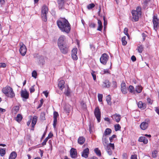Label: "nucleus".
<instances>
[{"label": "nucleus", "instance_id": "nucleus-30", "mask_svg": "<svg viewBox=\"0 0 159 159\" xmlns=\"http://www.w3.org/2000/svg\"><path fill=\"white\" fill-rule=\"evenodd\" d=\"M103 135L102 139V143L104 146H106L108 143V141L107 140V138Z\"/></svg>", "mask_w": 159, "mask_h": 159}, {"label": "nucleus", "instance_id": "nucleus-32", "mask_svg": "<svg viewBox=\"0 0 159 159\" xmlns=\"http://www.w3.org/2000/svg\"><path fill=\"white\" fill-rule=\"evenodd\" d=\"M142 90V87L141 86H138L136 87V91L138 93H140Z\"/></svg>", "mask_w": 159, "mask_h": 159}, {"label": "nucleus", "instance_id": "nucleus-29", "mask_svg": "<svg viewBox=\"0 0 159 159\" xmlns=\"http://www.w3.org/2000/svg\"><path fill=\"white\" fill-rule=\"evenodd\" d=\"M37 121V117L34 116L33 117L32 121V125L33 127H34Z\"/></svg>", "mask_w": 159, "mask_h": 159}, {"label": "nucleus", "instance_id": "nucleus-17", "mask_svg": "<svg viewBox=\"0 0 159 159\" xmlns=\"http://www.w3.org/2000/svg\"><path fill=\"white\" fill-rule=\"evenodd\" d=\"M65 0H57V3L59 9H62L64 8Z\"/></svg>", "mask_w": 159, "mask_h": 159}, {"label": "nucleus", "instance_id": "nucleus-11", "mask_svg": "<svg viewBox=\"0 0 159 159\" xmlns=\"http://www.w3.org/2000/svg\"><path fill=\"white\" fill-rule=\"evenodd\" d=\"M70 155L72 158H76L77 157V153L76 149L74 148H71L70 150Z\"/></svg>", "mask_w": 159, "mask_h": 159}, {"label": "nucleus", "instance_id": "nucleus-37", "mask_svg": "<svg viewBox=\"0 0 159 159\" xmlns=\"http://www.w3.org/2000/svg\"><path fill=\"white\" fill-rule=\"evenodd\" d=\"M106 150L107 153L109 155H111L112 154V151L109 146H106Z\"/></svg>", "mask_w": 159, "mask_h": 159}, {"label": "nucleus", "instance_id": "nucleus-9", "mask_svg": "<svg viewBox=\"0 0 159 159\" xmlns=\"http://www.w3.org/2000/svg\"><path fill=\"white\" fill-rule=\"evenodd\" d=\"M109 57L106 53H103L102 54L100 58V62L103 65H105Z\"/></svg>", "mask_w": 159, "mask_h": 159}, {"label": "nucleus", "instance_id": "nucleus-33", "mask_svg": "<svg viewBox=\"0 0 159 159\" xmlns=\"http://www.w3.org/2000/svg\"><path fill=\"white\" fill-rule=\"evenodd\" d=\"M128 90L130 93H134L135 90L134 87L132 85H129L128 88Z\"/></svg>", "mask_w": 159, "mask_h": 159}, {"label": "nucleus", "instance_id": "nucleus-61", "mask_svg": "<svg viewBox=\"0 0 159 159\" xmlns=\"http://www.w3.org/2000/svg\"><path fill=\"white\" fill-rule=\"evenodd\" d=\"M131 159H137V155H133L131 156Z\"/></svg>", "mask_w": 159, "mask_h": 159}, {"label": "nucleus", "instance_id": "nucleus-13", "mask_svg": "<svg viewBox=\"0 0 159 159\" xmlns=\"http://www.w3.org/2000/svg\"><path fill=\"white\" fill-rule=\"evenodd\" d=\"M77 49L76 48H74L71 51V57L72 59L75 60H77L78 58L76 55Z\"/></svg>", "mask_w": 159, "mask_h": 159}, {"label": "nucleus", "instance_id": "nucleus-53", "mask_svg": "<svg viewBox=\"0 0 159 159\" xmlns=\"http://www.w3.org/2000/svg\"><path fill=\"white\" fill-rule=\"evenodd\" d=\"M96 24L93 22H91L89 23V26L90 28H94L95 27Z\"/></svg>", "mask_w": 159, "mask_h": 159}, {"label": "nucleus", "instance_id": "nucleus-63", "mask_svg": "<svg viewBox=\"0 0 159 159\" xmlns=\"http://www.w3.org/2000/svg\"><path fill=\"white\" fill-rule=\"evenodd\" d=\"M65 39V37L64 36H61L60 38H59L58 40H64Z\"/></svg>", "mask_w": 159, "mask_h": 159}, {"label": "nucleus", "instance_id": "nucleus-54", "mask_svg": "<svg viewBox=\"0 0 159 159\" xmlns=\"http://www.w3.org/2000/svg\"><path fill=\"white\" fill-rule=\"evenodd\" d=\"M48 139L49 138H48V137H47L45 138V139L43 141L42 143V145L43 146L45 145L46 144V142Z\"/></svg>", "mask_w": 159, "mask_h": 159}, {"label": "nucleus", "instance_id": "nucleus-60", "mask_svg": "<svg viewBox=\"0 0 159 159\" xmlns=\"http://www.w3.org/2000/svg\"><path fill=\"white\" fill-rule=\"evenodd\" d=\"M123 159H126L127 154L126 153H124L122 155Z\"/></svg>", "mask_w": 159, "mask_h": 159}, {"label": "nucleus", "instance_id": "nucleus-64", "mask_svg": "<svg viewBox=\"0 0 159 159\" xmlns=\"http://www.w3.org/2000/svg\"><path fill=\"white\" fill-rule=\"evenodd\" d=\"M142 35L143 38V39L145 40V39L146 35L144 33H143L142 34Z\"/></svg>", "mask_w": 159, "mask_h": 159}, {"label": "nucleus", "instance_id": "nucleus-2", "mask_svg": "<svg viewBox=\"0 0 159 159\" xmlns=\"http://www.w3.org/2000/svg\"><path fill=\"white\" fill-rule=\"evenodd\" d=\"M131 13L132 16V21L136 22L139 20V17L142 14L141 8L140 7H138L136 10H132Z\"/></svg>", "mask_w": 159, "mask_h": 159}, {"label": "nucleus", "instance_id": "nucleus-55", "mask_svg": "<svg viewBox=\"0 0 159 159\" xmlns=\"http://www.w3.org/2000/svg\"><path fill=\"white\" fill-rule=\"evenodd\" d=\"M112 84L113 87L116 88L117 87V83L115 81H113L112 82Z\"/></svg>", "mask_w": 159, "mask_h": 159}, {"label": "nucleus", "instance_id": "nucleus-10", "mask_svg": "<svg viewBox=\"0 0 159 159\" xmlns=\"http://www.w3.org/2000/svg\"><path fill=\"white\" fill-rule=\"evenodd\" d=\"M94 114L98 122H99L100 121L101 112L98 107H97L95 109Z\"/></svg>", "mask_w": 159, "mask_h": 159}, {"label": "nucleus", "instance_id": "nucleus-19", "mask_svg": "<svg viewBox=\"0 0 159 159\" xmlns=\"http://www.w3.org/2000/svg\"><path fill=\"white\" fill-rule=\"evenodd\" d=\"M89 153V149L88 148H87L83 150L82 153V156L86 158L88 157Z\"/></svg>", "mask_w": 159, "mask_h": 159}, {"label": "nucleus", "instance_id": "nucleus-15", "mask_svg": "<svg viewBox=\"0 0 159 159\" xmlns=\"http://www.w3.org/2000/svg\"><path fill=\"white\" fill-rule=\"evenodd\" d=\"M111 86V83L107 80H104L102 83V87L104 88H109Z\"/></svg>", "mask_w": 159, "mask_h": 159}, {"label": "nucleus", "instance_id": "nucleus-50", "mask_svg": "<svg viewBox=\"0 0 159 159\" xmlns=\"http://www.w3.org/2000/svg\"><path fill=\"white\" fill-rule=\"evenodd\" d=\"M116 135L115 134H114L112 135L111 137L109 138V140L110 142H113V139L116 138Z\"/></svg>", "mask_w": 159, "mask_h": 159}, {"label": "nucleus", "instance_id": "nucleus-38", "mask_svg": "<svg viewBox=\"0 0 159 159\" xmlns=\"http://www.w3.org/2000/svg\"><path fill=\"white\" fill-rule=\"evenodd\" d=\"M39 62L40 64H43L45 62L44 58L43 57H40L39 60Z\"/></svg>", "mask_w": 159, "mask_h": 159}, {"label": "nucleus", "instance_id": "nucleus-3", "mask_svg": "<svg viewBox=\"0 0 159 159\" xmlns=\"http://www.w3.org/2000/svg\"><path fill=\"white\" fill-rule=\"evenodd\" d=\"M58 45L62 53L66 54L68 52V48L67 44L64 40H58Z\"/></svg>", "mask_w": 159, "mask_h": 159}, {"label": "nucleus", "instance_id": "nucleus-40", "mask_svg": "<svg viewBox=\"0 0 159 159\" xmlns=\"http://www.w3.org/2000/svg\"><path fill=\"white\" fill-rule=\"evenodd\" d=\"M6 153V151L4 149L2 148L0 150V154L2 156H3Z\"/></svg>", "mask_w": 159, "mask_h": 159}, {"label": "nucleus", "instance_id": "nucleus-31", "mask_svg": "<svg viewBox=\"0 0 159 159\" xmlns=\"http://www.w3.org/2000/svg\"><path fill=\"white\" fill-rule=\"evenodd\" d=\"M22 116L20 114H18L16 118V120L18 122H19L22 120Z\"/></svg>", "mask_w": 159, "mask_h": 159}, {"label": "nucleus", "instance_id": "nucleus-12", "mask_svg": "<svg viewBox=\"0 0 159 159\" xmlns=\"http://www.w3.org/2000/svg\"><path fill=\"white\" fill-rule=\"evenodd\" d=\"M121 90L122 93L124 94H126L127 93V89L126 84L124 81H122L121 84Z\"/></svg>", "mask_w": 159, "mask_h": 159}, {"label": "nucleus", "instance_id": "nucleus-24", "mask_svg": "<svg viewBox=\"0 0 159 159\" xmlns=\"http://www.w3.org/2000/svg\"><path fill=\"white\" fill-rule=\"evenodd\" d=\"M98 20V26L97 29V30L99 31H101L102 30L103 27L102 23L101 21L100 20Z\"/></svg>", "mask_w": 159, "mask_h": 159}, {"label": "nucleus", "instance_id": "nucleus-58", "mask_svg": "<svg viewBox=\"0 0 159 159\" xmlns=\"http://www.w3.org/2000/svg\"><path fill=\"white\" fill-rule=\"evenodd\" d=\"M147 101L148 102V103H149V104H152V101L150 98H148L147 99Z\"/></svg>", "mask_w": 159, "mask_h": 159}, {"label": "nucleus", "instance_id": "nucleus-39", "mask_svg": "<svg viewBox=\"0 0 159 159\" xmlns=\"http://www.w3.org/2000/svg\"><path fill=\"white\" fill-rule=\"evenodd\" d=\"M64 93L67 96H69L70 95V90L68 87H67L66 90L64 92Z\"/></svg>", "mask_w": 159, "mask_h": 159}, {"label": "nucleus", "instance_id": "nucleus-5", "mask_svg": "<svg viewBox=\"0 0 159 159\" xmlns=\"http://www.w3.org/2000/svg\"><path fill=\"white\" fill-rule=\"evenodd\" d=\"M48 12V8L46 5L43 6L41 9V16L42 20L46 22L47 21V14Z\"/></svg>", "mask_w": 159, "mask_h": 159}, {"label": "nucleus", "instance_id": "nucleus-48", "mask_svg": "<svg viewBox=\"0 0 159 159\" xmlns=\"http://www.w3.org/2000/svg\"><path fill=\"white\" fill-rule=\"evenodd\" d=\"M90 47L91 49L92 50V51L93 52H95L96 51V49L95 47H94V45L92 44H90Z\"/></svg>", "mask_w": 159, "mask_h": 159}, {"label": "nucleus", "instance_id": "nucleus-56", "mask_svg": "<svg viewBox=\"0 0 159 159\" xmlns=\"http://www.w3.org/2000/svg\"><path fill=\"white\" fill-rule=\"evenodd\" d=\"M6 65L5 63H0V68H4L6 67Z\"/></svg>", "mask_w": 159, "mask_h": 159}, {"label": "nucleus", "instance_id": "nucleus-41", "mask_svg": "<svg viewBox=\"0 0 159 159\" xmlns=\"http://www.w3.org/2000/svg\"><path fill=\"white\" fill-rule=\"evenodd\" d=\"M94 7L95 5L93 3H92L87 6V8L89 10H90L92 9Z\"/></svg>", "mask_w": 159, "mask_h": 159}, {"label": "nucleus", "instance_id": "nucleus-14", "mask_svg": "<svg viewBox=\"0 0 159 159\" xmlns=\"http://www.w3.org/2000/svg\"><path fill=\"white\" fill-rule=\"evenodd\" d=\"M21 95L22 97L25 99H27L29 97V93L26 89H25L21 91Z\"/></svg>", "mask_w": 159, "mask_h": 159}, {"label": "nucleus", "instance_id": "nucleus-18", "mask_svg": "<svg viewBox=\"0 0 159 159\" xmlns=\"http://www.w3.org/2000/svg\"><path fill=\"white\" fill-rule=\"evenodd\" d=\"M58 116V114L57 112L54 111L53 113V126L54 128L56 127L57 122V118Z\"/></svg>", "mask_w": 159, "mask_h": 159}, {"label": "nucleus", "instance_id": "nucleus-22", "mask_svg": "<svg viewBox=\"0 0 159 159\" xmlns=\"http://www.w3.org/2000/svg\"><path fill=\"white\" fill-rule=\"evenodd\" d=\"M65 81L63 80L60 81L58 84V86L60 89L62 90L64 87Z\"/></svg>", "mask_w": 159, "mask_h": 159}, {"label": "nucleus", "instance_id": "nucleus-27", "mask_svg": "<svg viewBox=\"0 0 159 159\" xmlns=\"http://www.w3.org/2000/svg\"><path fill=\"white\" fill-rule=\"evenodd\" d=\"M111 132V130L110 129L107 128L105 130L104 135L106 136L110 134Z\"/></svg>", "mask_w": 159, "mask_h": 159}, {"label": "nucleus", "instance_id": "nucleus-16", "mask_svg": "<svg viewBox=\"0 0 159 159\" xmlns=\"http://www.w3.org/2000/svg\"><path fill=\"white\" fill-rule=\"evenodd\" d=\"M112 119L116 121L117 122H119L121 118V116L120 114H115L111 116Z\"/></svg>", "mask_w": 159, "mask_h": 159}, {"label": "nucleus", "instance_id": "nucleus-57", "mask_svg": "<svg viewBox=\"0 0 159 159\" xmlns=\"http://www.w3.org/2000/svg\"><path fill=\"white\" fill-rule=\"evenodd\" d=\"M30 93H32L34 91L35 89L34 88V86H33L31 87V88L30 89Z\"/></svg>", "mask_w": 159, "mask_h": 159}, {"label": "nucleus", "instance_id": "nucleus-8", "mask_svg": "<svg viewBox=\"0 0 159 159\" xmlns=\"http://www.w3.org/2000/svg\"><path fill=\"white\" fill-rule=\"evenodd\" d=\"M152 21L153 24L154 29L156 31H157L159 27V20L156 16H153Z\"/></svg>", "mask_w": 159, "mask_h": 159}, {"label": "nucleus", "instance_id": "nucleus-21", "mask_svg": "<svg viewBox=\"0 0 159 159\" xmlns=\"http://www.w3.org/2000/svg\"><path fill=\"white\" fill-rule=\"evenodd\" d=\"M138 106L142 110L144 109L146 107V104L145 103H143L141 101L139 102L138 104Z\"/></svg>", "mask_w": 159, "mask_h": 159}, {"label": "nucleus", "instance_id": "nucleus-36", "mask_svg": "<svg viewBox=\"0 0 159 159\" xmlns=\"http://www.w3.org/2000/svg\"><path fill=\"white\" fill-rule=\"evenodd\" d=\"M94 152L96 154L99 156H101V151L100 150H99L98 148H96L94 149Z\"/></svg>", "mask_w": 159, "mask_h": 159}, {"label": "nucleus", "instance_id": "nucleus-25", "mask_svg": "<svg viewBox=\"0 0 159 159\" xmlns=\"http://www.w3.org/2000/svg\"><path fill=\"white\" fill-rule=\"evenodd\" d=\"M17 156L16 153V152H13L10 154L9 159H15Z\"/></svg>", "mask_w": 159, "mask_h": 159}, {"label": "nucleus", "instance_id": "nucleus-26", "mask_svg": "<svg viewBox=\"0 0 159 159\" xmlns=\"http://www.w3.org/2000/svg\"><path fill=\"white\" fill-rule=\"evenodd\" d=\"M111 98L110 95H108L106 97V100L108 104L111 105Z\"/></svg>", "mask_w": 159, "mask_h": 159}, {"label": "nucleus", "instance_id": "nucleus-44", "mask_svg": "<svg viewBox=\"0 0 159 159\" xmlns=\"http://www.w3.org/2000/svg\"><path fill=\"white\" fill-rule=\"evenodd\" d=\"M103 98V95L102 94L98 93V101L100 102H102V98Z\"/></svg>", "mask_w": 159, "mask_h": 159}, {"label": "nucleus", "instance_id": "nucleus-4", "mask_svg": "<svg viewBox=\"0 0 159 159\" xmlns=\"http://www.w3.org/2000/svg\"><path fill=\"white\" fill-rule=\"evenodd\" d=\"M2 92L8 97L13 98L15 97V94L13 89L10 86H7L3 88Z\"/></svg>", "mask_w": 159, "mask_h": 159}, {"label": "nucleus", "instance_id": "nucleus-62", "mask_svg": "<svg viewBox=\"0 0 159 159\" xmlns=\"http://www.w3.org/2000/svg\"><path fill=\"white\" fill-rule=\"evenodd\" d=\"M121 41L123 45L125 46L127 43V42L126 40H121Z\"/></svg>", "mask_w": 159, "mask_h": 159}, {"label": "nucleus", "instance_id": "nucleus-23", "mask_svg": "<svg viewBox=\"0 0 159 159\" xmlns=\"http://www.w3.org/2000/svg\"><path fill=\"white\" fill-rule=\"evenodd\" d=\"M85 138L83 136H80L79 137L78 139V142L79 144L82 145L85 142Z\"/></svg>", "mask_w": 159, "mask_h": 159}, {"label": "nucleus", "instance_id": "nucleus-47", "mask_svg": "<svg viewBox=\"0 0 159 159\" xmlns=\"http://www.w3.org/2000/svg\"><path fill=\"white\" fill-rule=\"evenodd\" d=\"M115 130L116 131H117L119 130L120 129V126L119 124H116L115 125Z\"/></svg>", "mask_w": 159, "mask_h": 159}, {"label": "nucleus", "instance_id": "nucleus-45", "mask_svg": "<svg viewBox=\"0 0 159 159\" xmlns=\"http://www.w3.org/2000/svg\"><path fill=\"white\" fill-rule=\"evenodd\" d=\"M151 0H143V4L145 6H146L147 4L150 2Z\"/></svg>", "mask_w": 159, "mask_h": 159}, {"label": "nucleus", "instance_id": "nucleus-7", "mask_svg": "<svg viewBox=\"0 0 159 159\" xmlns=\"http://www.w3.org/2000/svg\"><path fill=\"white\" fill-rule=\"evenodd\" d=\"M20 48L19 51L20 53L22 56H24L26 53L27 48L22 43H20Z\"/></svg>", "mask_w": 159, "mask_h": 159}, {"label": "nucleus", "instance_id": "nucleus-59", "mask_svg": "<svg viewBox=\"0 0 159 159\" xmlns=\"http://www.w3.org/2000/svg\"><path fill=\"white\" fill-rule=\"evenodd\" d=\"M131 59L133 61H135L136 60L135 57L134 55L131 57Z\"/></svg>", "mask_w": 159, "mask_h": 159}, {"label": "nucleus", "instance_id": "nucleus-20", "mask_svg": "<svg viewBox=\"0 0 159 159\" xmlns=\"http://www.w3.org/2000/svg\"><path fill=\"white\" fill-rule=\"evenodd\" d=\"M138 141L139 142H142L144 144H146L148 143V140L147 138L144 137H140L138 139Z\"/></svg>", "mask_w": 159, "mask_h": 159}, {"label": "nucleus", "instance_id": "nucleus-52", "mask_svg": "<svg viewBox=\"0 0 159 159\" xmlns=\"http://www.w3.org/2000/svg\"><path fill=\"white\" fill-rule=\"evenodd\" d=\"M107 146H109L110 148V147L113 150H114L115 148V146L113 143H110L108 144L107 145Z\"/></svg>", "mask_w": 159, "mask_h": 159}, {"label": "nucleus", "instance_id": "nucleus-28", "mask_svg": "<svg viewBox=\"0 0 159 159\" xmlns=\"http://www.w3.org/2000/svg\"><path fill=\"white\" fill-rule=\"evenodd\" d=\"M128 29L126 27L125 28L124 30V33L126 35L127 37V39H130V36L128 33Z\"/></svg>", "mask_w": 159, "mask_h": 159}, {"label": "nucleus", "instance_id": "nucleus-35", "mask_svg": "<svg viewBox=\"0 0 159 159\" xmlns=\"http://www.w3.org/2000/svg\"><path fill=\"white\" fill-rule=\"evenodd\" d=\"M143 49V46L141 45L138 46L137 49L138 52L140 53H141L142 52Z\"/></svg>", "mask_w": 159, "mask_h": 159}, {"label": "nucleus", "instance_id": "nucleus-43", "mask_svg": "<svg viewBox=\"0 0 159 159\" xmlns=\"http://www.w3.org/2000/svg\"><path fill=\"white\" fill-rule=\"evenodd\" d=\"M157 151L156 150L153 151L152 153V157L153 158H156L157 156Z\"/></svg>", "mask_w": 159, "mask_h": 159}, {"label": "nucleus", "instance_id": "nucleus-1", "mask_svg": "<svg viewBox=\"0 0 159 159\" xmlns=\"http://www.w3.org/2000/svg\"><path fill=\"white\" fill-rule=\"evenodd\" d=\"M57 25L60 29L63 32L69 33L70 30V25L67 20L65 18L60 19L57 21Z\"/></svg>", "mask_w": 159, "mask_h": 159}, {"label": "nucleus", "instance_id": "nucleus-46", "mask_svg": "<svg viewBox=\"0 0 159 159\" xmlns=\"http://www.w3.org/2000/svg\"><path fill=\"white\" fill-rule=\"evenodd\" d=\"M32 76L35 78H36L37 76V73L35 70H34L32 73Z\"/></svg>", "mask_w": 159, "mask_h": 159}, {"label": "nucleus", "instance_id": "nucleus-42", "mask_svg": "<svg viewBox=\"0 0 159 159\" xmlns=\"http://www.w3.org/2000/svg\"><path fill=\"white\" fill-rule=\"evenodd\" d=\"M95 72L93 70L92 71L91 73V74L93 77V79L94 81H96V75L95 74Z\"/></svg>", "mask_w": 159, "mask_h": 159}, {"label": "nucleus", "instance_id": "nucleus-49", "mask_svg": "<svg viewBox=\"0 0 159 159\" xmlns=\"http://www.w3.org/2000/svg\"><path fill=\"white\" fill-rule=\"evenodd\" d=\"M103 19L104 20V29H105L106 28V26L107 24V21L106 20L104 16L103 17Z\"/></svg>", "mask_w": 159, "mask_h": 159}, {"label": "nucleus", "instance_id": "nucleus-6", "mask_svg": "<svg viewBox=\"0 0 159 159\" xmlns=\"http://www.w3.org/2000/svg\"><path fill=\"white\" fill-rule=\"evenodd\" d=\"M150 123V121L148 119H146L142 122L140 125V127L141 129L145 130L147 129Z\"/></svg>", "mask_w": 159, "mask_h": 159}, {"label": "nucleus", "instance_id": "nucleus-34", "mask_svg": "<svg viewBox=\"0 0 159 159\" xmlns=\"http://www.w3.org/2000/svg\"><path fill=\"white\" fill-rule=\"evenodd\" d=\"M19 107L18 106H16L14 107L13 108V112L15 113H16L19 111Z\"/></svg>", "mask_w": 159, "mask_h": 159}, {"label": "nucleus", "instance_id": "nucleus-51", "mask_svg": "<svg viewBox=\"0 0 159 159\" xmlns=\"http://www.w3.org/2000/svg\"><path fill=\"white\" fill-rule=\"evenodd\" d=\"M40 118L42 120H45V114L43 113H42L40 115Z\"/></svg>", "mask_w": 159, "mask_h": 159}]
</instances>
